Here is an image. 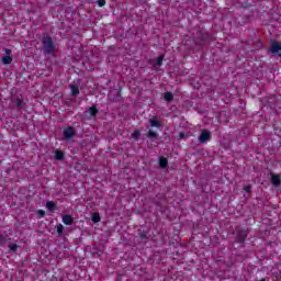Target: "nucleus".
Returning a JSON list of instances; mask_svg holds the SVG:
<instances>
[{
	"label": "nucleus",
	"mask_w": 281,
	"mask_h": 281,
	"mask_svg": "<svg viewBox=\"0 0 281 281\" xmlns=\"http://www.w3.org/2000/svg\"><path fill=\"white\" fill-rule=\"evenodd\" d=\"M37 216H40V218H44V216H45V211H44V210H38V211H37Z\"/></svg>",
	"instance_id": "393cba45"
},
{
	"label": "nucleus",
	"mask_w": 281,
	"mask_h": 281,
	"mask_svg": "<svg viewBox=\"0 0 281 281\" xmlns=\"http://www.w3.org/2000/svg\"><path fill=\"white\" fill-rule=\"evenodd\" d=\"M4 54H7V56H10V54H12V50L9 49V48H5V49H4Z\"/></svg>",
	"instance_id": "c85d7f7f"
},
{
	"label": "nucleus",
	"mask_w": 281,
	"mask_h": 281,
	"mask_svg": "<svg viewBox=\"0 0 281 281\" xmlns=\"http://www.w3.org/2000/svg\"><path fill=\"white\" fill-rule=\"evenodd\" d=\"M15 106H16L18 109H23V106H25V103L23 102L22 99L16 98V99H15Z\"/></svg>",
	"instance_id": "f3484780"
},
{
	"label": "nucleus",
	"mask_w": 281,
	"mask_h": 281,
	"mask_svg": "<svg viewBox=\"0 0 281 281\" xmlns=\"http://www.w3.org/2000/svg\"><path fill=\"white\" fill-rule=\"evenodd\" d=\"M46 207L49 212H54V210H56V203H54L53 201H49L46 203Z\"/></svg>",
	"instance_id": "dca6fc26"
},
{
	"label": "nucleus",
	"mask_w": 281,
	"mask_h": 281,
	"mask_svg": "<svg viewBox=\"0 0 281 281\" xmlns=\"http://www.w3.org/2000/svg\"><path fill=\"white\" fill-rule=\"evenodd\" d=\"M159 167L162 168V170H166L168 168V158L166 157H160L159 158Z\"/></svg>",
	"instance_id": "ddd939ff"
},
{
	"label": "nucleus",
	"mask_w": 281,
	"mask_h": 281,
	"mask_svg": "<svg viewBox=\"0 0 281 281\" xmlns=\"http://www.w3.org/2000/svg\"><path fill=\"white\" fill-rule=\"evenodd\" d=\"M61 221H63L64 225H74V217L69 214L63 215Z\"/></svg>",
	"instance_id": "9d476101"
},
{
	"label": "nucleus",
	"mask_w": 281,
	"mask_h": 281,
	"mask_svg": "<svg viewBox=\"0 0 281 281\" xmlns=\"http://www.w3.org/2000/svg\"><path fill=\"white\" fill-rule=\"evenodd\" d=\"M271 54L276 55L281 52V43L278 41H273L270 46Z\"/></svg>",
	"instance_id": "423d86ee"
},
{
	"label": "nucleus",
	"mask_w": 281,
	"mask_h": 281,
	"mask_svg": "<svg viewBox=\"0 0 281 281\" xmlns=\"http://www.w3.org/2000/svg\"><path fill=\"white\" fill-rule=\"evenodd\" d=\"M198 139L200 144H207V142L212 139V133L207 130H203Z\"/></svg>",
	"instance_id": "20e7f679"
},
{
	"label": "nucleus",
	"mask_w": 281,
	"mask_h": 281,
	"mask_svg": "<svg viewBox=\"0 0 281 281\" xmlns=\"http://www.w3.org/2000/svg\"><path fill=\"white\" fill-rule=\"evenodd\" d=\"M97 3L99 8H104V5H106V0H98Z\"/></svg>",
	"instance_id": "b1692460"
},
{
	"label": "nucleus",
	"mask_w": 281,
	"mask_h": 281,
	"mask_svg": "<svg viewBox=\"0 0 281 281\" xmlns=\"http://www.w3.org/2000/svg\"><path fill=\"white\" fill-rule=\"evenodd\" d=\"M42 49L47 56H52V54L56 52V45L52 36H44L42 38Z\"/></svg>",
	"instance_id": "f03ea898"
},
{
	"label": "nucleus",
	"mask_w": 281,
	"mask_h": 281,
	"mask_svg": "<svg viewBox=\"0 0 281 281\" xmlns=\"http://www.w3.org/2000/svg\"><path fill=\"white\" fill-rule=\"evenodd\" d=\"M10 249H11V251H16L18 249H19V246L16 245V244H11L10 245Z\"/></svg>",
	"instance_id": "a878e982"
},
{
	"label": "nucleus",
	"mask_w": 281,
	"mask_h": 281,
	"mask_svg": "<svg viewBox=\"0 0 281 281\" xmlns=\"http://www.w3.org/2000/svg\"><path fill=\"white\" fill-rule=\"evenodd\" d=\"M92 223H100V214L94 213L91 217Z\"/></svg>",
	"instance_id": "412c9836"
},
{
	"label": "nucleus",
	"mask_w": 281,
	"mask_h": 281,
	"mask_svg": "<svg viewBox=\"0 0 281 281\" xmlns=\"http://www.w3.org/2000/svg\"><path fill=\"white\" fill-rule=\"evenodd\" d=\"M57 234H58V236H64V234H65V226H63V224H58L57 225Z\"/></svg>",
	"instance_id": "a211bd4d"
},
{
	"label": "nucleus",
	"mask_w": 281,
	"mask_h": 281,
	"mask_svg": "<svg viewBox=\"0 0 281 281\" xmlns=\"http://www.w3.org/2000/svg\"><path fill=\"white\" fill-rule=\"evenodd\" d=\"M9 235H0V245H5L8 243Z\"/></svg>",
	"instance_id": "aec40b11"
},
{
	"label": "nucleus",
	"mask_w": 281,
	"mask_h": 281,
	"mask_svg": "<svg viewBox=\"0 0 281 281\" xmlns=\"http://www.w3.org/2000/svg\"><path fill=\"white\" fill-rule=\"evenodd\" d=\"M2 63H3V65H11L12 64V57H10V56L2 57Z\"/></svg>",
	"instance_id": "6ab92c4d"
},
{
	"label": "nucleus",
	"mask_w": 281,
	"mask_h": 281,
	"mask_svg": "<svg viewBox=\"0 0 281 281\" xmlns=\"http://www.w3.org/2000/svg\"><path fill=\"white\" fill-rule=\"evenodd\" d=\"M74 135H76V133L74 132V127L69 126L64 130V139L69 140L74 137Z\"/></svg>",
	"instance_id": "0eeeda50"
},
{
	"label": "nucleus",
	"mask_w": 281,
	"mask_h": 281,
	"mask_svg": "<svg viewBox=\"0 0 281 281\" xmlns=\"http://www.w3.org/2000/svg\"><path fill=\"white\" fill-rule=\"evenodd\" d=\"M85 113H86V115H90V117L95 119L98 116V113H100V110L98 109V106L94 103Z\"/></svg>",
	"instance_id": "39448f33"
},
{
	"label": "nucleus",
	"mask_w": 281,
	"mask_h": 281,
	"mask_svg": "<svg viewBox=\"0 0 281 281\" xmlns=\"http://www.w3.org/2000/svg\"><path fill=\"white\" fill-rule=\"evenodd\" d=\"M146 137L150 139V142H155L159 137V134L153 130H149L148 133L146 134Z\"/></svg>",
	"instance_id": "f8f14e48"
},
{
	"label": "nucleus",
	"mask_w": 281,
	"mask_h": 281,
	"mask_svg": "<svg viewBox=\"0 0 281 281\" xmlns=\"http://www.w3.org/2000/svg\"><path fill=\"white\" fill-rule=\"evenodd\" d=\"M247 236H249V228H238L236 233L235 243H238L239 245H245Z\"/></svg>",
	"instance_id": "7ed1b4c3"
},
{
	"label": "nucleus",
	"mask_w": 281,
	"mask_h": 281,
	"mask_svg": "<svg viewBox=\"0 0 281 281\" xmlns=\"http://www.w3.org/2000/svg\"><path fill=\"white\" fill-rule=\"evenodd\" d=\"M139 236H140V238H148V233H146V232H140V233H139Z\"/></svg>",
	"instance_id": "bb28decb"
},
{
	"label": "nucleus",
	"mask_w": 281,
	"mask_h": 281,
	"mask_svg": "<svg viewBox=\"0 0 281 281\" xmlns=\"http://www.w3.org/2000/svg\"><path fill=\"white\" fill-rule=\"evenodd\" d=\"M245 192H251V184L244 187Z\"/></svg>",
	"instance_id": "cd10ccee"
},
{
	"label": "nucleus",
	"mask_w": 281,
	"mask_h": 281,
	"mask_svg": "<svg viewBox=\"0 0 281 281\" xmlns=\"http://www.w3.org/2000/svg\"><path fill=\"white\" fill-rule=\"evenodd\" d=\"M55 159L57 161H63V159H65V154H63V151H60V150H56L55 151Z\"/></svg>",
	"instance_id": "2eb2a0df"
},
{
	"label": "nucleus",
	"mask_w": 281,
	"mask_h": 281,
	"mask_svg": "<svg viewBox=\"0 0 281 281\" xmlns=\"http://www.w3.org/2000/svg\"><path fill=\"white\" fill-rule=\"evenodd\" d=\"M214 41V36L212 34L207 33L204 30L199 29L193 37V42L199 47H203L207 45V43H212Z\"/></svg>",
	"instance_id": "f257e3e1"
},
{
	"label": "nucleus",
	"mask_w": 281,
	"mask_h": 281,
	"mask_svg": "<svg viewBox=\"0 0 281 281\" xmlns=\"http://www.w3.org/2000/svg\"><path fill=\"white\" fill-rule=\"evenodd\" d=\"M117 97L120 98V92L117 93Z\"/></svg>",
	"instance_id": "c756f323"
},
{
	"label": "nucleus",
	"mask_w": 281,
	"mask_h": 281,
	"mask_svg": "<svg viewBox=\"0 0 281 281\" xmlns=\"http://www.w3.org/2000/svg\"><path fill=\"white\" fill-rule=\"evenodd\" d=\"M271 183H272V186H274V188H280V183H281L280 175H272L271 176Z\"/></svg>",
	"instance_id": "1a4fd4ad"
},
{
	"label": "nucleus",
	"mask_w": 281,
	"mask_h": 281,
	"mask_svg": "<svg viewBox=\"0 0 281 281\" xmlns=\"http://www.w3.org/2000/svg\"><path fill=\"white\" fill-rule=\"evenodd\" d=\"M164 98L168 102V104H170V102L175 100V94H172V92H165Z\"/></svg>",
	"instance_id": "4468645a"
},
{
	"label": "nucleus",
	"mask_w": 281,
	"mask_h": 281,
	"mask_svg": "<svg viewBox=\"0 0 281 281\" xmlns=\"http://www.w3.org/2000/svg\"><path fill=\"white\" fill-rule=\"evenodd\" d=\"M69 89L71 91L72 98H77V95H80V88L76 85H69Z\"/></svg>",
	"instance_id": "9b49d317"
},
{
	"label": "nucleus",
	"mask_w": 281,
	"mask_h": 281,
	"mask_svg": "<svg viewBox=\"0 0 281 281\" xmlns=\"http://www.w3.org/2000/svg\"><path fill=\"white\" fill-rule=\"evenodd\" d=\"M149 124L151 127L161 128V123L159 122V119L157 116H151L149 119Z\"/></svg>",
	"instance_id": "6e6552de"
},
{
	"label": "nucleus",
	"mask_w": 281,
	"mask_h": 281,
	"mask_svg": "<svg viewBox=\"0 0 281 281\" xmlns=\"http://www.w3.org/2000/svg\"><path fill=\"white\" fill-rule=\"evenodd\" d=\"M156 65H158V67H161V65H164V57L162 56L157 57Z\"/></svg>",
	"instance_id": "5701e85b"
},
{
	"label": "nucleus",
	"mask_w": 281,
	"mask_h": 281,
	"mask_svg": "<svg viewBox=\"0 0 281 281\" xmlns=\"http://www.w3.org/2000/svg\"><path fill=\"white\" fill-rule=\"evenodd\" d=\"M140 133H139V131H137V130H135L133 133H132V137L134 138V139H139V137H140Z\"/></svg>",
	"instance_id": "4be33fe9"
}]
</instances>
